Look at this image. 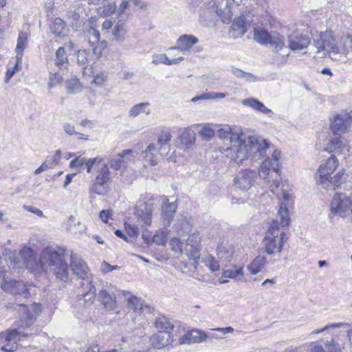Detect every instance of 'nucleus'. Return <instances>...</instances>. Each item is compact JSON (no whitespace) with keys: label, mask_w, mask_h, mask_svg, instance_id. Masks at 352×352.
I'll return each mask as SVG.
<instances>
[{"label":"nucleus","mask_w":352,"mask_h":352,"mask_svg":"<svg viewBox=\"0 0 352 352\" xmlns=\"http://www.w3.org/2000/svg\"><path fill=\"white\" fill-rule=\"evenodd\" d=\"M352 199L344 193H336L332 198L330 204L331 214L340 217H346L351 213Z\"/></svg>","instance_id":"obj_8"},{"label":"nucleus","mask_w":352,"mask_h":352,"mask_svg":"<svg viewBox=\"0 0 352 352\" xmlns=\"http://www.w3.org/2000/svg\"><path fill=\"white\" fill-rule=\"evenodd\" d=\"M201 241V234L197 230L192 232L186 240L185 252L188 258L194 261L195 268L200 258Z\"/></svg>","instance_id":"obj_12"},{"label":"nucleus","mask_w":352,"mask_h":352,"mask_svg":"<svg viewBox=\"0 0 352 352\" xmlns=\"http://www.w3.org/2000/svg\"><path fill=\"white\" fill-rule=\"evenodd\" d=\"M168 234V231H157L155 233V244L164 245L166 240L167 236Z\"/></svg>","instance_id":"obj_61"},{"label":"nucleus","mask_w":352,"mask_h":352,"mask_svg":"<svg viewBox=\"0 0 352 352\" xmlns=\"http://www.w3.org/2000/svg\"><path fill=\"white\" fill-rule=\"evenodd\" d=\"M62 126L64 132L68 135H74L78 134L75 129V126L71 123H69L67 122H63L62 124Z\"/></svg>","instance_id":"obj_64"},{"label":"nucleus","mask_w":352,"mask_h":352,"mask_svg":"<svg viewBox=\"0 0 352 352\" xmlns=\"http://www.w3.org/2000/svg\"><path fill=\"white\" fill-rule=\"evenodd\" d=\"M116 10V5L114 2L104 5L98 8V14L101 16H108Z\"/></svg>","instance_id":"obj_50"},{"label":"nucleus","mask_w":352,"mask_h":352,"mask_svg":"<svg viewBox=\"0 0 352 352\" xmlns=\"http://www.w3.org/2000/svg\"><path fill=\"white\" fill-rule=\"evenodd\" d=\"M267 263V258L264 256L258 255L255 257L247 266L251 274H256L262 271Z\"/></svg>","instance_id":"obj_37"},{"label":"nucleus","mask_w":352,"mask_h":352,"mask_svg":"<svg viewBox=\"0 0 352 352\" xmlns=\"http://www.w3.org/2000/svg\"><path fill=\"white\" fill-rule=\"evenodd\" d=\"M173 331L155 333V348L162 349L168 346L173 341Z\"/></svg>","instance_id":"obj_35"},{"label":"nucleus","mask_w":352,"mask_h":352,"mask_svg":"<svg viewBox=\"0 0 352 352\" xmlns=\"http://www.w3.org/2000/svg\"><path fill=\"white\" fill-rule=\"evenodd\" d=\"M193 223L190 219L186 217L178 219L174 228L179 236L187 235L192 231Z\"/></svg>","instance_id":"obj_34"},{"label":"nucleus","mask_w":352,"mask_h":352,"mask_svg":"<svg viewBox=\"0 0 352 352\" xmlns=\"http://www.w3.org/2000/svg\"><path fill=\"white\" fill-rule=\"evenodd\" d=\"M259 177L263 179L267 185V188L270 189V184H272L273 179H274V173L273 171V164L272 160L269 158L265 159L263 161L260 165L258 170Z\"/></svg>","instance_id":"obj_26"},{"label":"nucleus","mask_w":352,"mask_h":352,"mask_svg":"<svg viewBox=\"0 0 352 352\" xmlns=\"http://www.w3.org/2000/svg\"><path fill=\"white\" fill-rule=\"evenodd\" d=\"M352 118L349 113L341 112L333 115L330 119V130L333 135H342L351 127Z\"/></svg>","instance_id":"obj_11"},{"label":"nucleus","mask_w":352,"mask_h":352,"mask_svg":"<svg viewBox=\"0 0 352 352\" xmlns=\"http://www.w3.org/2000/svg\"><path fill=\"white\" fill-rule=\"evenodd\" d=\"M87 291L82 292V296L85 302V305L89 306L93 304L96 298V289L91 284V282H87Z\"/></svg>","instance_id":"obj_41"},{"label":"nucleus","mask_w":352,"mask_h":352,"mask_svg":"<svg viewBox=\"0 0 352 352\" xmlns=\"http://www.w3.org/2000/svg\"><path fill=\"white\" fill-rule=\"evenodd\" d=\"M226 96H228V94H226V93L210 92V93L202 94L199 96H195L192 99V101L195 102L198 100L223 98Z\"/></svg>","instance_id":"obj_55"},{"label":"nucleus","mask_w":352,"mask_h":352,"mask_svg":"<svg viewBox=\"0 0 352 352\" xmlns=\"http://www.w3.org/2000/svg\"><path fill=\"white\" fill-rule=\"evenodd\" d=\"M316 184L327 190H335L340 188L346 181V173L344 169L340 170L333 176L316 177Z\"/></svg>","instance_id":"obj_13"},{"label":"nucleus","mask_w":352,"mask_h":352,"mask_svg":"<svg viewBox=\"0 0 352 352\" xmlns=\"http://www.w3.org/2000/svg\"><path fill=\"white\" fill-rule=\"evenodd\" d=\"M281 158V152L278 149H274L272 155V159H270L272 162L273 164V171L274 173V179L272 181V184H270V190L272 192L276 195L278 197V194L281 192V188L284 184L288 183L292 186V189L293 190V186L287 181L285 180L284 182H281L280 173V160ZM294 194V192L292 191Z\"/></svg>","instance_id":"obj_10"},{"label":"nucleus","mask_w":352,"mask_h":352,"mask_svg":"<svg viewBox=\"0 0 352 352\" xmlns=\"http://www.w3.org/2000/svg\"><path fill=\"white\" fill-rule=\"evenodd\" d=\"M21 63V61H18V60H16V57H15L14 62L12 60L10 61L5 76V82L6 83L9 82L10 80L14 75V74L20 69L19 65Z\"/></svg>","instance_id":"obj_47"},{"label":"nucleus","mask_w":352,"mask_h":352,"mask_svg":"<svg viewBox=\"0 0 352 352\" xmlns=\"http://www.w3.org/2000/svg\"><path fill=\"white\" fill-rule=\"evenodd\" d=\"M61 157V152L60 150H57L53 155L47 157L45 162L49 166L50 168L58 164V162Z\"/></svg>","instance_id":"obj_58"},{"label":"nucleus","mask_w":352,"mask_h":352,"mask_svg":"<svg viewBox=\"0 0 352 352\" xmlns=\"http://www.w3.org/2000/svg\"><path fill=\"white\" fill-rule=\"evenodd\" d=\"M215 4V12L223 23L231 22L232 14L229 6L228 0H217Z\"/></svg>","instance_id":"obj_27"},{"label":"nucleus","mask_w":352,"mask_h":352,"mask_svg":"<svg viewBox=\"0 0 352 352\" xmlns=\"http://www.w3.org/2000/svg\"><path fill=\"white\" fill-rule=\"evenodd\" d=\"M16 263H18L19 267H25L30 270H37L36 264V254L34 250L28 247L23 246L19 252V256L16 258Z\"/></svg>","instance_id":"obj_15"},{"label":"nucleus","mask_w":352,"mask_h":352,"mask_svg":"<svg viewBox=\"0 0 352 352\" xmlns=\"http://www.w3.org/2000/svg\"><path fill=\"white\" fill-rule=\"evenodd\" d=\"M250 25L245 21L244 16L234 19L229 31L230 36L232 38L241 37L248 31Z\"/></svg>","instance_id":"obj_28"},{"label":"nucleus","mask_w":352,"mask_h":352,"mask_svg":"<svg viewBox=\"0 0 352 352\" xmlns=\"http://www.w3.org/2000/svg\"><path fill=\"white\" fill-rule=\"evenodd\" d=\"M37 270L52 273L56 278L64 283L69 280V272L64 255L51 247L44 248L39 256Z\"/></svg>","instance_id":"obj_3"},{"label":"nucleus","mask_w":352,"mask_h":352,"mask_svg":"<svg viewBox=\"0 0 352 352\" xmlns=\"http://www.w3.org/2000/svg\"><path fill=\"white\" fill-rule=\"evenodd\" d=\"M241 150L243 151V157L232 159L236 164H242L244 161L250 158L251 160L257 161L265 157L267 151L270 148V144L264 138L257 136H244L241 141Z\"/></svg>","instance_id":"obj_4"},{"label":"nucleus","mask_w":352,"mask_h":352,"mask_svg":"<svg viewBox=\"0 0 352 352\" xmlns=\"http://www.w3.org/2000/svg\"><path fill=\"white\" fill-rule=\"evenodd\" d=\"M203 262L212 272L219 270V264L215 258L211 255H207L203 258Z\"/></svg>","instance_id":"obj_51"},{"label":"nucleus","mask_w":352,"mask_h":352,"mask_svg":"<svg viewBox=\"0 0 352 352\" xmlns=\"http://www.w3.org/2000/svg\"><path fill=\"white\" fill-rule=\"evenodd\" d=\"M219 138L224 140H229V146L224 149L226 155L231 160L233 157L239 159L244 155L241 150V141L244 133L241 129H233L229 125H223L217 130Z\"/></svg>","instance_id":"obj_5"},{"label":"nucleus","mask_w":352,"mask_h":352,"mask_svg":"<svg viewBox=\"0 0 352 352\" xmlns=\"http://www.w3.org/2000/svg\"><path fill=\"white\" fill-rule=\"evenodd\" d=\"M124 228L131 238H137L139 235V228L136 225L124 223Z\"/></svg>","instance_id":"obj_60"},{"label":"nucleus","mask_w":352,"mask_h":352,"mask_svg":"<svg viewBox=\"0 0 352 352\" xmlns=\"http://www.w3.org/2000/svg\"><path fill=\"white\" fill-rule=\"evenodd\" d=\"M28 41L29 34L27 32H21L19 34L16 47V57L18 61L22 60L23 51L28 47Z\"/></svg>","instance_id":"obj_36"},{"label":"nucleus","mask_w":352,"mask_h":352,"mask_svg":"<svg viewBox=\"0 0 352 352\" xmlns=\"http://www.w3.org/2000/svg\"><path fill=\"white\" fill-rule=\"evenodd\" d=\"M98 300L107 310L113 311L116 308V296L113 292L102 289L98 294Z\"/></svg>","instance_id":"obj_32"},{"label":"nucleus","mask_w":352,"mask_h":352,"mask_svg":"<svg viewBox=\"0 0 352 352\" xmlns=\"http://www.w3.org/2000/svg\"><path fill=\"white\" fill-rule=\"evenodd\" d=\"M172 139L171 130L169 128L162 127L160 129L157 134V143L155 144V152L161 157L166 156L170 150V140Z\"/></svg>","instance_id":"obj_14"},{"label":"nucleus","mask_w":352,"mask_h":352,"mask_svg":"<svg viewBox=\"0 0 352 352\" xmlns=\"http://www.w3.org/2000/svg\"><path fill=\"white\" fill-rule=\"evenodd\" d=\"M208 338L204 332L195 329L187 331L184 336L179 338L180 344H191L195 343L203 342Z\"/></svg>","instance_id":"obj_21"},{"label":"nucleus","mask_w":352,"mask_h":352,"mask_svg":"<svg viewBox=\"0 0 352 352\" xmlns=\"http://www.w3.org/2000/svg\"><path fill=\"white\" fill-rule=\"evenodd\" d=\"M153 202H143L138 206L136 214L142 228L150 226L153 220Z\"/></svg>","instance_id":"obj_19"},{"label":"nucleus","mask_w":352,"mask_h":352,"mask_svg":"<svg viewBox=\"0 0 352 352\" xmlns=\"http://www.w3.org/2000/svg\"><path fill=\"white\" fill-rule=\"evenodd\" d=\"M111 180V173L106 163H100L98 169L96 170V175L94 181L89 186V190L100 196H104L110 190L109 182Z\"/></svg>","instance_id":"obj_7"},{"label":"nucleus","mask_w":352,"mask_h":352,"mask_svg":"<svg viewBox=\"0 0 352 352\" xmlns=\"http://www.w3.org/2000/svg\"><path fill=\"white\" fill-rule=\"evenodd\" d=\"M309 43V38L301 33H294L289 37V49L294 52H298L306 49Z\"/></svg>","instance_id":"obj_22"},{"label":"nucleus","mask_w":352,"mask_h":352,"mask_svg":"<svg viewBox=\"0 0 352 352\" xmlns=\"http://www.w3.org/2000/svg\"><path fill=\"white\" fill-rule=\"evenodd\" d=\"M349 326H350V324L349 323H344V322L330 323V324L325 325L322 328L314 330L311 333V334H318V333H320L324 332V331L330 332L331 331H332L335 329L341 328V327H348Z\"/></svg>","instance_id":"obj_49"},{"label":"nucleus","mask_w":352,"mask_h":352,"mask_svg":"<svg viewBox=\"0 0 352 352\" xmlns=\"http://www.w3.org/2000/svg\"><path fill=\"white\" fill-rule=\"evenodd\" d=\"M173 324L164 316L155 318V333L166 331H173Z\"/></svg>","instance_id":"obj_39"},{"label":"nucleus","mask_w":352,"mask_h":352,"mask_svg":"<svg viewBox=\"0 0 352 352\" xmlns=\"http://www.w3.org/2000/svg\"><path fill=\"white\" fill-rule=\"evenodd\" d=\"M126 30L123 23H117L112 30V36L118 42H122L125 38Z\"/></svg>","instance_id":"obj_45"},{"label":"nucleus","mask_w":352,"mask_h":352,"mask_svg":"<svg viewBox=\"0 0 352 352\" xmlns=\"http://www.w3.org/2000/svg\"><path fill=\"white\" fill-rule=\"evenodd\" d=\"M150 104L148 102H142L134 105L129 111V116L136 117L140 113H145L146 115L151 113L149 108Z\"/></svg>","instance_id":"obj_43"},{"label":"nucleus","mask_w":352,"mask_h":352,"mask_svg":"<svg viewBox=\"0 0 352 352\" xmlns=\"http://www.w3.org/2000/svg\"><path fill=\"white\" fill-rule=\"evenodd\" d=\"M128 305L136 313H140L143 309V303L141 300L136 296H131L127 299Z\"/></svg>","instance_id":"obj_54"},{"label":"nucleus","mask_w":352,"mask_h":352,"mask_svg":"<svg viewBox=\"0 0 352 352\" xmlns=\"http://www.w3.org/2000/svg\"><path fill=\"white\" fill-rule=\"evenodd\" d=\"M242 104L245 106L252 108L255 111L265 114H267L272 112L270 109L266 107L263 102L254 98L244 99L242 100Z\"/></svg>","instance_id":"obj_38"},{"label":"nucleus","mask_w":352,"mask_h":352,"mask_svg":"<svg viewBox=\"0 0 352 352\" xmlns=\"http://www.w3.org/2000/svg\"><path fill=\"white\" fill-rule=\"evenodd\" d=\"M41 311V306L40 304H32L26 307L25 316L21 319L22 326L28 327L32 325L36 320L37 315Z\"/></svg>","instance_id":"obj_31"},{"label":"nucleus","mask_w":352,"mask_h":352,"mask_svg":"<svg viewBox=\"0 0 352 352\" xmlns=\"http://www.w3.org/2000/svg\"><path fill=\"white\" fill-rule=\"evenodd\" d=\"M184 58L182 56L177 58L169 59L165 54H163L155 56V63H160L168 65H176L179 63Z\"/></svg>","instance_id":"obj_52"},{"label":"nucleus","mask_w":352,"mask_h":352,"mask_svg":"<svg viewBox=\"0 0 352 352\" xmlns=\"http://www.w3.org/2000/svg\"><path fill=\"white\" fill-rule=\"evenodd\" d=\"M314 46L316 53L328 54L331 59L340 63L352 60V36L343 34L339 40H336L331 31L321 32L314 40Z\"/></svg>","instance_id":"obj_2"},{"label":"nucleus","mask_w":352,"mask_h":352,"mask_svg":"<svg viewBox=\"0 0 352 352\" xmlns=\"http://www.w3.org/2000/svg\"><path fill=\"white\" fill-rule=\"evenodd\" d=\"M0 287L3 292L14 296H21L25 298L30 296L26 285L23 281L6 276V273L1 282Z\"/></svg>","instance_id":"obj_9"},{"label":"nucleus","mask_w":352,"mask_h":352,"mask_svg":"<svg viewBox=\"0 0 352 352\" xmlns=\"http://www.w3.org/2000/svg\"><path fill=\"white\" fill-rule=\"evenodd\" d=\"M66 88L68 93L74 94L80 89L81 85L77 78H72L67 81Z\"/></svg>","instance_id":"obj_57"},{"label":"nucleus","mask_w":352,"mask_h":352,"mask_svg":"<svg viewBox=\"0 0 352 352\" xmlns=\"http://www.w3.org/2000/svg\"><path fill=\"white\" fill-rule=\"evenodd\" d=\"M100 163H105L100 157L89 158L87 160L83 167L87 169V172L88 173H90L94 166H96V170L98 169V166Z\"/></svg>","instance_id":"obj_56"},{"label":"nucleus","mask_w":352,"mask_h":352,"mask_svg":"<svg viewBox=\"0 0 352 352\" xmlns=\"http://www.w3.org/2000/svg\"><path fill=\"white\" fill-rule=\"evenodd\" d=\"M169 245L171 250L177 255L183 254V243L177 237H173L170 240Z\"/></svg>","instance_id":"obj_53"},{"label":"nucleus","mask_w":352,"mask_h":352,"mask_svg":"<svg viewBox=\"0 0 352 352\" xmlns=\"http://www.w3.org/2000/svg\"><path fill=\"white\" fill-rule=\"evenodd\" d=\"M199 135L203 140L210 141L214 136V130L210 124H204L201 126V129L199 131Z\"/></svg>","instance_id":"obj_48"},{"label":"nucleus","mask_w":352,"mask_h":352,"mask_svg":"<svg viewBox=\"0 0 352 352\" xmlns=\"http://www.w3.org/2000/svg\"><path fill=\"white\" fill-rule=\"evenodd\" d=\"M199 40L197 37L191 34H184L180 36L176 43V47L173 49H177L182 52H189L192 47L197 44Z\"/></svg>","instance_id":"obj_29"},{"label":"nucleus","mask_w":352,"mask_h":352,"mask_svg":"<svg viewBox=\"0 0 352 352\" xmlns=\"http://www.w3.org/2000/svg\"><path fill=\"white\" fill-rule=\"evenodd\" d=\"M63 78L58 72L51 74L49 77L48 87L50 89L62 82Z\"/></svg>","instance_id":"obj_59"},{"label":"nucleus","mask_w":352,"mask_h":352,"mask_svg":"<svg viewBox=\"0 0 352 352\" xmlns=\"http://www.w3.org/2000/svg\"><path fill=\"white\" fill-rule=\"evenodd\" d=\"M55 65L59 68H65L67 65V57L65 48L63 47H59L56 52Z\"/></svg>","instance_id":"obj_46"},{"label":"nucleus","mask_w":352,"mask_h":352,"mask_svg":"<svg viewBox=\"0 0 352 352\" xmlns=\"http://www.w3.org/2000/svg\"><path fill=\"white\" fill-rule=\"evenodd\" d=\"M71 269L74 274L82 279H85L89 275V269L86 263L76 254L71 255Z\"/></svg>","instance_id":"obj_23"},{"label":"nucleus","mask_w":352,"mask_h":352,"mask_svg":"<svg viewBox=\"0 0 352 352\" xmlns=\"http://www.w3.org/2000/svg\"><path fill=\"white\" fill-rule=\"evenodd\" d=\"M217 256L219 260L230 262L235 252L234 248L228 240H222L218 245Z\"/></svg>","instance_id":"obj_25"},{"label":"nucleus","mask_w":352,"mask_h":352,"mask_svg":"<svg viewBox=\"0 0 352 352\" xmlns=\"http://www.w3.org/2000/svg\"><path fill=\"white\" fill-rule=\"evenodd\" d=\"M131 149L123 150L121 153L109 160L110 166L116 170H120L123 167V162H122V158L126 157V155L131 154Z\"/></svg>","instance_id":"obj_40"},{"label":"nucleus","mask_w":352,"mask_h":352,"mask_svg":"<svg viewBox=\"0 0 352 352\" xmlns=\"http://www.w3.org/2000/svg\"><path fill=\"white\" fill-rule=\"evenodd\" d=\"M50 30L52 34L58 37L65 36L69 31L66 23L59 17L51 19Z\"/></svg>","instance_id":"obj_33"},{"label":"nucleus","mask_w":352,"mask_h":352,"mask_svg":"<svg viewBox=\"0 0 352 352\" xmlns=\"http://www.w3.org/2000/svg\"><path fill=\"white\" fill-rule=\"evenodd\" d=\"M280 207L276 219L270 224L263 239V245L268 254L280 253L285 241L284 228L290 223L289 207L294 203L292 186L288 183L283 185L281 192L278 194Z\"/></svg>","instance_id":"obj_1"},{"label":"nucleus","mask_w":352,"mask_h":352,"mask_svg":"<svg viewBox=\"0 0 352 352\" xmlns=\"http://www.w3.org/2000/svg\"><path fill=\"white\" fill-rule=\"evenodd\" d=\"M196 134L189 127L184 128L176 139V144L179 148L184 151L191 148L195 144Z\"/></svg>","instance_id":"obj_16"},{"label":"nucleus","mask_w":352,"mask_h":352,"mask_svg":"<svg viewBox=\"0 0 352 352\" xmlns=\"http://www.w3.org/2000/svg\"><path fill=\"white\" fill-rule=\"evenodd\" d=\"M257 173L250 169H245L241 171L234 179L235 186L241 190H247L253 185Z\"/></svg>","instance_id":"obj_18"},{"label":"nucleus","mask_w":352,"mask_h":352,"mask_svg":"<svg viewBox=\"0 0 352 352\" xmlns=\"http://www.w3.org/2000/svg\"><path fill=\"white\" fill-rule=\"evenodd\" d=\"M18 331L12 329L0 333V349L4 352H14L16 351L18 345L16 338Z\"/></svg>","instance_id":"obj_17"},{"label":"nucleus","mask_w":352,"mask_h":352,"mask_svg":"<svg viewBox=\"0 0 352 352\" xmlns=\"http://www.w3.org/2000/svg\"><path fill=\"white\" fill-rule=\"evenodd\" d=\"M347 147L348 145L342 135H334L327 143L324 150L328 153L341 154L347 150Z\"/></svg>","instance_id":"obj_20"},{"label":"nucleus","mask_w":352,"mask_h":352,"mask_svg":"<svg viewBox=\"0 0 352 352\" xmlns=\"http://www.w3.org/2000/svg\"><path fill=\"white\" fill-rule=\"evenodd\" d=\"M92 55L87 50H78L77 52V63L83 69H86L92 60Z\"/></svg>","instance_id":"obj_42"},{"label":"nucleus","mask_w":352,"mask_h":352,"mask_svg":"<svg viewBox=\"0 0 352 352\" xmlns=\"http://www.w3.org/2000/svg\"><path fill=\"white\" fill-rule=\"evenodd\" d=\"M243 269L242 267H236V265H235L233 269L225 270L223 272V277L241 280L243 276Z\"/></svg>","instance_id":"obj_44"},{"label":"nucleus","mask_w":352,"mask_h":352,"mask_svg":"<svg viewBox=\"0 0 352 352\" xmlns=\"http://www.w3.org/2000/svg\"><path fill=\"white\" fill-rule=\"evenodd\" d=\"M154 151V146L151 144L146 148L144 153V160L146 162H148L151 165L153 164L154 155L153 151Z\"/></svg>","instance_id":"obj_62"},{"label":"nucleus","mask_w":352,"mask_h":352,"mask_svg":"<svg viewBox=\"0 0 352 352\" xmlns=\"http://www.w3.org/2000/svg\"><path fill=\"white\" fill-rule=\"evenodd\" d=\"M254 39L262 45L270 44L272 50L280 55L284 61L289 56L288 49L285 44L284 36L276 32L269 33L263 28H255L254 29Z\"/></svg>","instance_id":"obj_6"},{"label":"nucleus","mask_w":352,"mask_h":352,"mask_svg":"<svg viewBox=\"0 0 352 352\" xmlns=\"http://www.w3.org/2000/svg\"><path fill=\"white\" fill-rule=\"evenodd\" d=\"M89 43L91 44L98 43L100 38V33L96 29H91L88 32Z\"/></svg>","instance_id":"obj_63"},{"label":"nucleus","mask_w":352,"mask_h":352,"mask_svg":"<svg viewBox=\"0 0 352 352\" xmlns=\"http://www.w3.org/2000/svg\"><path fill=\"white\" fill-rule=\"evenodd\" d=\"M177 204L175 202L169 203L166 199L162 206L161 221L164 228H168L177 210Z\"/></svg>","instance_id":"obj_24"},{"label":"nucleus","mask_w":352,"mask_h":352,"mask_svg":"<svg viewBox=\"0 0 352 352\" xmlns=\"http://www.w3.org/2000/svg\"><path fill=\"white\" fill-rule=\"evenodd\" d=\"M338 165V160L333 155L331 156L318 167L317 177L329 176L334 173Z\"/></svg>","instance_id":"obj_30"}]
</instances>
